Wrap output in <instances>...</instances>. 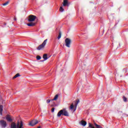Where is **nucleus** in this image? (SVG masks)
Here are the masks:
<instances>
[{"label": "nucleus", "mask_w": 128, "mask_h": 128, "mask_svg": "<svg viewBox=\"0 0 128 128\" xmlns=\"http://www.w3.org/2000/svg\"><path fill=\"white\" fill-rule=\"evenodd\" d=\"M0 126H1L2 128H6V122L4 120H0Z\"/></svg>", "instance_id": "7"}, {"label": "nucleus", "mask_w": 128, "mask_h": 128, "mask_svg": "<svg viewBox=\"0 0 128 128\" xmlns=\"http://www.w3.org/2000/svg\"><path fill=\"white\" fill-rule=\"evenodd\" d=\"M88 128H94V126H92V123H88Z\"/></svg>", "instance_id": "18"}, {"label": "nucleus", "mask_w": 128, "mask_h": 128, "mask_svg": "<svg viewBox=\"0 0 128 128\" xmlns=\"http://www.w3.org/2000/svg\"><path fill=\"white\" fill-rule=\"evenodd\" d=\"M62 116H70V114H68V110H66V109L64 108L58 112L57 116L58 118H60Z\"/></svg>", "instance_id": "2"}, {"label": "nucleus", "mask_w": 128, "mask_h": 128, "mask_svg": "<svg viewBox=\"0 0 128 128\" xmlns=\"http://www.w3.org/2000/svg\"><path fill=\"white\" fill-rule=\"evenodd\" d=\"M46 42H48V39L45 40L42 44H40L37 48L38 50H40L42 48H44L46 45Z\"/></svg>", "instance_id": "3"}, {"label": "nucleus", "mask_w": 128, "mask_h": 128, "mask_svg": "<svg viewBox=\"0 0 128 128\" xmlns=\"http://www.w3.org/2000/svg\"><path fill=\"white\" fill-rule=\"evenodd\" d=\"M60 38H62V32H59V34L58 37V40H60Z\"/></svg>", "instance_id": "21"}, {"label": "nucleus", "mask_w": 128, "mask_h": 128, "mask_svg": "<svg viewBox=\"0 0 128 128\" xmlns=\"http://www.w3.org/2000/svg\"><path fill=\"white\" fill-rule=\"evenodd\" d=\"M52 112H54V108H52Z\"/></svg>", "instance_id": "26"}, {"label": "nucleus", "mask_w": 128, "mask_h": 128, "mask_svg": "<svg viewBox=\"0 0 128 128\" xmlns=\"http://www.w3.org/2000/svg\"><path fill=\"white\" fill-rule=\"evenodd\" d=\"M70 4H68V0H64L63 1V6H68Z\"/></svg>", "instance_id": "9"}, {"label": "nucleus", "mask_w": 128, "mask_h": 128, "mask_svg": "<svg viewBox=\"0 0 128 128\" xmlns=\"http://www.w3.org/2000/svg\"><path fill=\"white\" fill-rule=\"evenodd\" d=\"M74 104H72L70 106V110H74Z\"/></svg>", "instance_id": "24"}, {"label": "nucleus", "mask_w": 128, "mask_h": 128, "mask_svg": "<svg viewBox=\"0 0 128 128\" xmlns=\"http://www.w3.org/2000/svg\"><path fill=\"white\" fill-rule=\"evenodd\" d=\"M6 120L7 122H12L13 120L12 118V116L8 114L6 116Z\"/></svg>", "instance_id": "8"}, {"label": "nucleus", "mask_w": 128, "mask_h": 128, "mask_svg": "<svg viewBox=\"0 0 128 128\" xmlns=\"http://www.w3.org/2000/svg\"><path fill=\"white\" fill-rule=\"evenodd\" d=\"M18 76H20V74H16L14 77L13 78H18Z\"/></svg>", "instance_id": "17"}, {"label": "nucleus", "mask_w": 128, "mask_h": 128, "mask_svg": "<svg viewBox=\"0 0 128 128\" xmlns=\"http://www.w3.org/2000/svg\"><path fill=\"white\" fill-rule=\"evenodd\" d=\"M58 95L56 94L55 96L54 97V98L51 100H58Z\"/></svg>", "instance_id": "15"}, {"label": "nucleus", "mask_w": 128, "mask_h": 128, "mask_svg": "<svg viewBox=\"0 0 128 128\" xmlns=\"http://www.w3.org/2000/svg\"><path fill=\"white\" fill-rule=\"evenodd\" d=\"M66 46L67 48H70V44H72V40L68 38H66L65 40Z\"/></svg>", "instance_id": "6"}, {"label": "nucleus", "mask_w": 128, "mask_h": 128, "mask_svg": "<svg viewBox=\"0 0 128 128\" xmlns=\"http://www.w3.org/2000/svg\"><path fill=\"white\" fill-rule=\"evenodd\" d=\"M36 16L34 15H30L28 17V22H34L36 20Z\"/></svg>", "instance_id": "5"}, {"label": "nucleus", "mask_w": 128, "mask_h": 128, "mask_svg": "<svg viewBox=\"0 0 128 128\" xmlns=\"http://www.w3.org/2000/svg\"><path fill=\"white\" fill-rule=\"evenodd\" d=\"M4 110V106L2 105H0V115L2 116V111Z\"/></svg>", "instance_id": "12"}, {"label": "nucleus", "mask_w": 128, "mask_h": 128, "mask_svg": "<svg viewBox=\"0 0 128 128\" xmlns=\"http://www.w3.org/2000/svg\"><path fill=\"white\" fill-rule=\"evenodd\" d=\"M24 122L22 120H18L16 124L14 122H12L10 125V128H24Z\"/></svg>", "instance_id": "1"}, {"label": "nucleus", "mask_w": 128, "mask_h": 128, "mask_svg": "<svg viewBox=\"0 0 128 128\" xmlns=\"http://www.w3.org/2000/svg\"><path fill=\"white\" fill-rule=\"evenodd\" d=\"M96 128H102V127L98 125V124H96V123L94 124Z\"/></svg>", "instance_id": "16"}, {"label": "nucleus", "mask_w": 128, "mask_h": 128, "mask_svg": "<svg viewBox=\"0 0 128 128\" xmlns=\"http://www.w3.org/2000/svg\"><path fill=\"white\" fill-rule=\"evenodd\" d=\"M37 128H40V126H38Z\"/></svg>", "instance_id": "28"}, {"label": "nucleus", "mask_w": 128, "mask_h": 128, "mask_svg": "<svg viewBox=\"0 0 128 128\" xmlns=\"http://www.w3.org/2000/svg\"><path fill=\"white\" fill-rule=\"evenodd\" d=\"M123 100H124V102H128V98H126V96H123Z\"/></svg>", "instance_id": "19"}, {"label": "nucleus", "mask_w": 128, "mask_h": 128, "mask_svg": "<svg viewBox=\"0 0 128 128\" xmlns=\"http://www.w3.org/2000/svg\"><path fill=\"white\" fill-rule=\"evenodd\" d=\"M41 62H44V61L43 60H41Z\"/></svg>", "instance_id": "29"}, {"label": "nucleus", "mask_w": 128, "mask_h": 128, "mask_svg": "<svg viewBox=\"0 0 128 128\" xmlns=\"http://www.w3.org/2000/svg\"><path fill=\"white\" fill-rule=\"evenodd\" d=\"M38 124V121L36 120H31L29 123L28 124V126H36V124Z\"/></svg>", "instance_id": "4"}, {"label": "nucleus", "mask_w": 128, "mask_h": 128, "mask_svg": "<svg viewBox=\"0 0 128 128\" xmlns=\"http://www.w3.org/2000/svg\"><path fill=\"white\" fill-rule=\"evenodd\" d=\"M50 100H46V102H47V104H50Z\"/></svg>", "instance_id": "25"}, {"label": "nucleus", "mask_w": 128, "mask_h": 128, "mask_svg": "<svg viewBox=\"0 0 128 128\" xmlns=\"http://www.w3.org/2000/svg\"><path fill=\"white\" fill-rule=\"evenodd\" d=\"M8 4H10V1H7L6 2L3 4L2 6H8Z\"/></svg>", "instance_id": "20"}, {"label": "nucleus", "mask_w": 128, "mask_h": 128, "mask_svg": "<svg viewBox=\"0 0 128 128\" xmlns=\"http://www.w3.org/2000/svg\"><path fill=\"white\" fill-rule=\"evenodd\" d=\"M36 23L34 22H31L30 23H28L27 24V26H36Z\"/></svg>", "instance_id": "11"}, {"label": "nucleus", "mask_w": 128, "mask_h": 128, "mask_svg": "<svg viewBox=\"0 0 128 128\" xmlns=\"http://www.w3.org/2000/svg\"><path fill=\"white\" fill-rule=\"evenodd\" d=\"M64 8H62V6H60V12H64Z\"/></svg>", "instance_id": "22"}, {"label": "nucleus", "mask_w": 128, "mask_h": 128, "mask_svg": "<svg viewBox=\"0 0 128 128\" xmlns=\"http://www.w3.org/2000/svg\"><path fill=\"white\" fill-rule=\"evenodd\" d=\"M36 58L37 60H40L42 58V57H40V56H37L36 57Z\"/></svg>", "instance_id": "23"}, {"label": "nucleus", "mask_w": 128, "mask_h": 128, "mask_svg": "<svg viewBox=\"0 0 128 128\" xmlns=\"http://www.w3.org/2000/svg\"><path fill=\"white\" fill-rule=\"evenodd\" d=\"M78 102H80V100H76V103H75V108H75L74 110V112H76V106H78Z\"/></svg>", "instance_id": "13"}, {"label": "nucleus", "mask_w": 128, "mask_h": 128, "mask_svg": "<svg viewBox=\"0 0 128 128\" xmlns=\"http://www.w3.org/2000/svg\"><path fill=\"white\" fill-rule=\"evenodd\" d=\"M14 20H16V18H14Z\"/></svg>", "instance_id": "27"}, {"label": "nucleus", "mask_w": 128, "mask_h": 128, "mask_svg": "<svg viewBox=\"0 0 128 128\" xmlns=\"http://www.w3.org/2000/svg\"><path fill=\"white\" fill-rule=\"evenodd\" d=\"M80 124L82 126H86V122L82 120L80 122Z\"/></svg>", "instance_id": "10"}, {"label": "nucleus", "mask_w": 128, "mask_h": 128, "mask_svg": "<svg viewBox=\"0 0 128 128\" xmlns=\"http://www.w3.org/2000/svg\"><path fill=\"white\" fill-rule=\"evenodd\" d=\"M43 58H44L43 62H44V60H48V54H44L43 55Z\"/></svg>", "instance_id": "14"}]
</instances>
